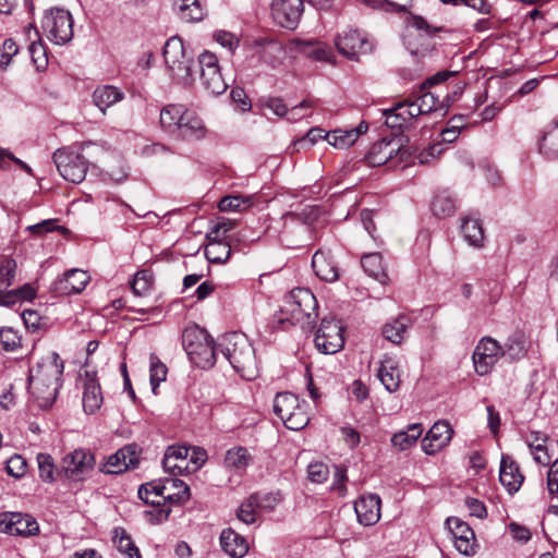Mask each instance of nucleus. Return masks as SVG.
<instances>
[{"label": "nucleus", "mask_w": 558, "mask_h": 558, "mask_svg": "<svg viewBox=\"0 0 558 558\" xmlns=\"http://www.w3.org/2000/svg\"><path fill=\"white\" fill-rule=\"evenodd\" d=\"M63 361L57 352H50L31 368L28 389L41 409L50 408L62 386Z\"/></svg>", "instance_id": "nucleus-1"}, {"label": "nucleus", "mask_w": 558, "mask_h": 558, "mask_svg": "<svg viewBox=\"0 0 558 558\" xmlns=\"http://www.w3.org/2000/svg\"><path fill=\"white\" fill-rule=\"evenodd\" d=\"M138 497L156 507V521H166L171 512L169 505H181L189 500L190 488L179 478H166L163 482H150L141 485Z\"/></svg>", "instance_id": "nucleus-2"}, {"label": "nucleus", "mask_w": 558, "mask_h": 558, "mask_svg": "<svg viewBox=\"0 0 558 558\" xmlns=\"http://www.w3.org/2000/svg\"><path fill=\"white\" fill-rule=\"evenodd\" d=\"M160 125L165 132L184 141H199L207 134L202 118L181 104H170L161 109Z\"/></svg>", "instance_id": "nucleus-3"}, {"label": "nucleus", "mask_w": 558, "mask_h": 558, "mask_svg": "<svg viewBox=\"0 0 558 558\" xmlns=\"http://www.w3.org/2000/svg\"><path fill=\"white\" fill-rule=\"evenodd\" d=\"M218 348L234 371L244 379L251 380L256 377L255 351L244 333L230 332L223 335L219 339Z\"/></svg>", "instance_id": "nucleus-4"}, {"label": "nucleus", "mask_w": 558, "mask_h": 558, "mask_svg": "<svg viewBox=\"0 0 558 558\" xmlns=\"http://www.w3.org/2000/svg\"><path fill=\"white\" fill-rule=\"evenodd\" d=\"M163 59L168 72L178 84L190 87L194 83L193 57L187 53L183 40L179 36H172L166 41Z\"/></svg>", "instance_id": "nucleus-5"}, {"label": "nucleus", "mask_w": 558, "mask_h": 558, "mask_svg": "<svg viewBox=\"0 0 558 558\" xmlns=\"http://www.w3.org/2000/svg\"><path fill=\"white\" fill-rule=\"evenodd\" d=\"M182 344L195 365L202 368L214 366L219 348L218 344H214V340L206 330L198 327L185 328L182 333Z\"/></svg>", "instance_id": "nucleus-6"}, {"label": "nucleus", "mask_w": 558, "mask_h": 558, "mask_svg": "<svg viewBox=\"0 0 558 558\" xmlns=\"http://www.w3.org/2000/svg\"><path fill=\"white\" fill-rule=\"evenodd\" d=\"M308 404L291 392L277 393L274 400V412L284 426L291 430H300L310 422Z\"/></svg>", "instance_id": "nucleus-7"}, {"label": "nucleus", "mask_w": 558, "mask_h": 558, "mask_svg": "<svg viewBox=\"0 0 558 558\" xmlns=\"http://www.w3.org/2000/svg\"><path fill=\"white\" fill-rule=\"evenodd\" d=\"M317 300L311 290L306 288H296L290 292L287 302V312L291 314V318L295 324H300L302 328L313 327L317 318Z\"/></svg>", "instance_id": "nucleus-8"}, {"label": "nucleus", "mask_w": 558, "mask_h": 558, "mask_svg": "<svg viewBox=\"0 0 558 558\" xmlns=\"http://www.w3.org/2000/svg\"><path fill=\"white\" fill-rule=\"evenodd\" d=\"M274 229L278 231L280 242L289 248L301 246L308 239L311 231L305 218L295 213L282 215Z\"/></svg>", "instance_id": "nucleus-9"}, {"label": "nucleus", "mask_w": 558, "mask_h": 558, "mask_svg": "<svg viewBox=\"0 0 558 558\" xmlns=\"http://www.w3.org/2000/svg\"><path fill=\"white\" fill-rule=\"evenodd\" d=\"M201 86L209 96L223 94L228 84L220 72L218 58L210 51H204L198 56Z\"/></svg>", "instance_id": "nucleus-10"}, {"label": "nucleus", "mask_w": 558, "mask_h": 558, "mask_svg": "<svg viewBox=\"0 0 558 558\" xmlns=\"http://www.w3.org/2000/svg\"><path fill=\"white\" fill-rule=\"evenodd\" d=\"M41 27L49 40L64 45L73 37V19L69 11L53 9L45 14Z\"/></svg>", "instance_id": "nucleus-11"}, {"label": "nucleus", "mask_w": 558, "mask_h": 558, "mask_svg": "<svg viewBox=\"0 0 558 558\" xmlns=\"http://www.w3.org/2000/svg\"><path fill=\"white\" fill-rule=\"evenodd\" d=\"M53 162L60 175L74 184L81 183L87 172V163L84 157L71 148H61L53 153Z\"/></svg>", "instance_id": "nucleus-12"}, {"label": "nucleus", "mask_w": 558, "mask_h": 558, "mask_svg": "<svg viewBox=\"0 0 558 558\" xmlns=\"http://www.w3.org/2000/svg\"><path fill=\"white\" fill-rule=\"evenodd\" d=\"M343 325L332 316L324 317L315 336V345L324 354H335L344 345Z\"/></svg>", "instance_id": "nucleus-13"}, {"label": "nucleus", "mask_w": 558, "mask_h": 558, "mask_svg": "<svg viewBox=\"0 0 558 558\" xmlns=\"http://www.w3.org/2000/svg\"><path fill=\"white\" fill-rule=\"evenodd\" d=\"M94 465V456L87 450L77 449L64 456L59 474H63L68 480L81 482L90 475Z\"/></svg>", "instance_id": "nucleus-14"}, {"label": "nucleus", "mask_w": 558, "mask_h": 558, "mask_svg": "<svg viewBox=\"0 0 558 558\" xmlns=\"http://www.w3.org/2000/svg\"><path fill=\"white\" fill-rule=\"evenodd\" d=\"M500 356H502V347L499 342L490 337H483L472 355L476 374L480 376L489 374Z\"/></svg>", "instance_id": "nucleus-15"}, {"label": "nucleus", "mask_w": 558, "mask_h": 558, "mask_svg": "<svg viewBox=\"0 0 558 558\" xmlns=\"http://www.w3.org/2000/svg\"><path fill=\"white\" fill-rule=\"evenodd\" d=\"M440 31L441 27L432 26L422 16L410 15L407 19L404 40L411 52L417 53L420 48H427L428 39Z\"/></svg>", "instance_id": "nucleus-16"}, {"label": "nucleus", "mask_w": 558, "mask_h": 558, "mask_svg": "<svg viewBox=\"0 0 558 558\" xmlns=\"http://www.w3.org/2000/svg\"><path fill=\"white\" fill-rule=\"evenodd\" d=\"M407 154L408 151L402 148L401 138H383L372 145L366 155V160L372 167H379L395 158L402 161Z\"/></svg>", "instance_id": "nucleus-17"}, {"label": "nucleus", "mask_w": 558, "mask_h": 558, "mask_svg": "<svg viewBox=\"0 0 558 558\" xmlns=\"http://www.w3.org/2000/svg\"><path fill=\"white\" fill-rule=\"evenodd\" d=\"M335 45L342 56L351 60H359L361 54H367L373 50V44L357 29H348L339 34Z\"/></svg>", "instance_id": "nucleus-18"}, {"label": "nucleus", "mask_w": 558, "mask_h": 558, "mask_svg": "<svg viewBox=\"0 0 558 558\" xmlns=\"http://www.w3.org/2000/svg\"><path fill=\"white\" fill-rule=\"evenodd\" d=\"M0 532L17 536H33L38 534L39 525L29 514L4 512L0 513Z\"/></svg>", "instance_id": "nucleus-19"}, {"label": "nucleus", "mask_w": 558, "mask_h": 558, "mask_svg": "<svg viewBox=\"0 0 558 558\" xmlns=\"http://www.w3.org/2000/svg\"><path fill=\"white\" fill-rule=\"evenodd\" d=\"M446 525L452 535L457 550L465 556L475 554V534L468 523L459 518L451 517L446 520Z\"/></svg>", "instance_id": "nucleus-20"}, {"label": "nucleus", "mask_w": 558, "mask_h": 558, "mask_svg": "<svg viewBox=\"0 0 558 558\" xmlns=\"http://www.w3.org/2000/svg\"><path fill=\"white\" fill-rule=\"evenodd\" d=\"M288 49L293 57L303 54L316 61L332 63L335 58L332 49L328 45L318 41L292 39L288 44Z\"/></svg>", "instance_id": "nucleus-21"}, {"label": "nucleus", "mask_w": 558, "mask_h": 558, "mask_svg": "<svg viewBox=\"0 0 558 558\" xmlns=\"http://www.w3.org/2000/svg\"><path fill=\"white\" fill-rule=\"evenodd\" d=\"M303 11L302 0H272L271 14L282 27L294 28Z\"/></svg>", "instance_id": "nucleus-22"}, {"label": "nucleus", "mask_w": 558, "mask_h": 558, "mask_svg": "<svg viewBox=\"0 0 558 558\" xmlns=\"http://www.w3.org/2000/svg\"><path fill=\"white\" fill-rule=\"evenodd\" d=\"M453 430L448 422L438 421L422 440V449L426 454H435L449 445Z\"/></svg>", "instance_id": "nucleus-23"}, {"label": "nucleus", "mask_w": 558, "mask_h": 558, "mask_svg": "<svg viewBox=\"0 0 558 558\" xmlns=\"http://www.w3.org/2000/svg\"><path fill=\"white\" fill-rule=\"evenodd\" d=\"M89 280L90 277L87 271L74 268L65 271L61 278L57 279L52 289L59 295L81 293Z\"/></svg>", "instance_id": "nucleus-24"}, {"label": "nucleus", "mask_w": 558, "mask_h": 558, "mask_svg": "<svg viewBox=\"0 0 558 558\" xmlns=\"http://www.w3.org/2000/svg\"><path fill=\"white\" fill-rule=\"evenodd\" d=\"M83 386V408L86 413L93 414L102 404V393L95 372L85 371L81 377Z\"/></svg>", "instance_id": "nucleus-25"}, {"label": "nucleus", "mask_w": 558, "mask_h": 558, "mask_svg": "<svg viewBox=\"0 0 558 558\" xmlns=\"http://www.w3.org/2000/svg\"><path fill=\"white\" fill-rule=\"evenodd\" d=\"M380 498L378 495L369 494L362 496L354 504L357 520L365 526L374 525L380 519Z\"/></svg>", "instance_id": "nucleus-26"}, {"label": "nucleus", "mask_w": 558, "mask_h": 558, "mask_svg": "<svg viewBox=\"0 0 558 558\" xmlns=\"http://www.w3.org/2000/svg\"><path fill=\"white\" fill-rule=\"evenodd\" d=\"M190 448L185 446H169L162 460L163 469L172 475L190 473Z\"/></svg>", "instance_id": "nucleus-27"}, {"label": "nucleus", "mask_w": 558, "mask_h": 558, "mask_svg": "<svg viewBox=\"0 0 558 558\" xmlns=\"http://www.w3.org/2000/svg\"><path fill=\"white\" fill-rule=\"evenodd\" d=\"M499 481L510 495L517 493L524 481L519 465L507 454L501 457Z\"/></svg>", "instance_id": "nucleus-28"}, {"label": "nucleus", "mask_w": 558, "mask_h": 558, "mask_svg": "<svg viewBox=\"0 0 558 558\" xmlns=\"http://www.w3.org/2000/svg\"><path fill=\"white\" fill-rule=\"evenodd\" d=\"M312 267L317 277L327 282H335L339 278L337 263L330 250H318L312 258Z\"/></svg>", "instance_id": "nucleus-29"}, {"label": "nucleus", "mask_w": 558, "mask_h": 558, "mask_svg": "<svg viewBox=\"0 0 558 558\" xmlns=\"http://www.w3.org/2000/svg\"><path fill=\"white\" fill-rule=\"evenodd\" d=\"M256 52L259 58L272 68L278 66L287 53L289 52L288 46L284 48L283 45L275 39L263 38L255 41Z\"/></svg>", "instance_id": "nucleus-30"}, {"label": "nucleus", "mask_w": 558, "mask_h": 558, "mask_svg": "<svg viewBox=\"0 0 558 558\" xmlns=\"http://www.w3.org/2000/svg\"><path fill=\"white\" fill-rule=\"evenodd\" d=\"M377 377L389 392H396L400 388L401 377L399 362L396 357L386 355L377 371Z\"/></svg>", "instance_id": "nucleus-31"}, {"label": "nucleus", "mask_w": 558, "mask_h": 558, "mask_svg": "<svg viewBox=\"0 0 558 558\" xmlns=\"http://www.w3.org/2000/svg\"><path fill=\"white\" fill-rule=\"evenodd\" d=\"M124 99V93L113 85H100L95 88L92 94L93 104L100 110L102 114L116 104Z\"/></svg>", "instance_id": "nucleus-32"}, {"label": "nucleus", "mask_w": 558, "mask_h": 558, "mask_svg": "<svg viewBox=\"0 0 558 558\" xmlns=\"http://www.w3.org/2000/svg\"><path fill=\"white\" fill-rule=\"evenodd\" d=\"M223 551L232 558H242L248 550L246 539L232 529H225L220 535Z\"/></svg>", "instance_id": "nucleus-33"}, {"label": "nucleus", "mask_w": 558, "mask_h": 558, "mask_svg": "<svg viewBox=\"0 0 558 558\" xmlns=\"http://www.w3.org/2000/svg\"><path fill=\"white\" fill-rule=\"evenodd\" d=\"M538 149L547 158L558 157V118L549 122L543 130Z\"/></svg>", "instance_id": "nucleus-34"}, {"label": "nucleus", "mask_w": 558, "mask_h": 558, "mask_svg": "<svg viewBox=\"0 0 558 558\" xmlns=\"http://www.w3.org/2000/svg\"><path fill=\"white\" fill-rule=\"evenodd\" d=\"M423 434V426L420 423H413L405 429L395 433L391 437L392 447L404 451L413 447Z\"/></svg>", "instance_id": "nucleus-35"}, {"label": "nucleus", "mask_w": 558, "mask_h": 558, "mask_svg": "<svg viewBox=\"0 0 558 558\" xmlns=\"http://www.w3.org/2000/svg\"><path fill=\"white\" fill-rule=\"evenodd\" d=\"M461 232L470 245L474 247L483 246L484 231L477 217L466 216L462 218Z\"/></svg>", "instance_id": "nucleus-36"}, {"label": "nucleus", "mask_w": 558, "mask_h": 558, "mask_svg": "<svg viewBox=\"0 0 558 558\" xmlns=\"http://www.w3.org/2000/svg\"><path fill=\"white\" fill-rule=\"evenodd\" d=\"M417 100L425 114L439 112L440 116H444L450 104L454 101V99L449 98L448 95L444 100H440L437 95L432 92H425L423 88L421 89V95L417 97Z\"/></svg>", "instance_id": "nucleus-37"}, {"label": "nucleus", "mask_w": 558, "mask_h": 558, "mask_svg": "<svg viewBox=\"0 0 558 558\" xmlns=\"http://www.w3.org/2000/svg\"><path fill=\"white\" fill-rule=\"evenodd\" d=\"M361 265L364 271L372 278L385 283L388 279L383 258L379 253L364 254L361 258Z\"/></svg>", "instance_id": "nucleus-38"}, {"label": "nucleus", "mask_w": 558, "mask_h": 558, "mask_svg": "<svg viewBox=\"0 0 558 558\" xmlns=\"http://www.w3.org/2000/svg\"><path fill=\"white\" fill-rule=\"evenodd\" d=\"M179 16L187 23L199 22L205 12L199 0H174Z\"/></svg>", "instance_id": "nucleus-39"}, {"label": "nucleus", "mask_w": 558, "mask_h": 558, "mask_svg": "<svg viewBox=\"0 0 558 558\" xmlns=\"http://www.w3.org/2000/svg\"><path fill=\"white\" fill-rule=\"evenodd\" d=\"M410 326V318L407 316H399L384 325L383 335L388 341L400 344L404 339V333Z\"/></svg>", "instance_id": "nucleus-40"}, {"label": "nucleus", "mask_w": 558, "mask_h": 558, "mask_svg": "<svg viewBox=\"0 0 558 558\" xmlns=\"http://www.w3.org/2000/svg\"><path fill=\"white\" fill-rule=\"evenodd\" d=\"M526 341L522 333L510 336L502 347V356H508L512 361H518L526 355Z\"/></svg>", "instance_id": "nucleus-41"}, {"label": "nucleus", "mask_w": 558, "mask_h": 558, "mask_svg": "<svg viewBox=\"0 0 558 558\" xmlns=\"http://www.w3.org/2000/svg\"><path fill=\"white\" fill-rule=\"evenodd\" d=\"M432 210L439 218L449 217L456 211V202L448 191H441L434 197Z\"/></svg>", "instance_id": "nucleus-42"}, {"label": "nucleus", "mask_w": 558, "mask_h": 558, "mask_svg": "<svg viewBox=\"0 0 558 558\" xmlns=\"http://www.w3.org/2000/svg\"><path fill=\"white\" fill-rule=\"evenodd\" d=\"M253 203V196L227 195L219 201L218 208L220 211H243L248 209Z\"/></svg>", "instance_id": "nucleus-43"}, {"label": "nucleus", "mask_w": 558, "mask_h": 558, "mask_svg": "<svg viewBox=\"0 0 558 558\" xmlns=\"http://www.w3.org/2000/svg\"><path fill=\"white\" fill-rule=\"evenodd\" d=\"M408 110L402 102L397 104L393 108L384 110L383 116L385 117V124L390 129H402L410 124L407 119Z\"/></svg>", "instance_id": "nucleus-44"}, {"label": "nucleus", "mask_w": 558, "mask_h": 558, "mask_svg": "<svg viewBox=\"0 0 558 558\" xmlns=\"http://www.w3.org/2000/svg\"><path fill=\"white\" fill-rule=\"evenodd\" d=\"M168 374L167 366L159 360V357L151 353L149 356V381L151 390L156 395L159 385L166 380Z\"/></svg>", "instance_id": "nucleus-45"}, {"label": "nucleus", "mask_w": 558, "mask_h": 558, "mask_svg": "<svg viewBox=\"0 0 558 558\" xmlns=\"http://www.w3.org/2000/svg\"><path fill=\"white\" fill-rule=\"evenodd\" d=\"M359 138V132L336 130L325 134V140L333 147L344 149L353 145Z\"/></svg>", "instance_id": "nucleus-46"}, {"label": "nucleus", "mask_w": 558, "mask_h": 558, "mask_svg": "<svg viewBox=\"0 0 558 558\" xmlns=\"http://www.w3.org/2000/svg\"><path fill=\"white\" fill-rule=\"evenodd\" d=\"M251 461V456L246 448L238 447L227 451L225 463L228 468L235 469L236 471L244 470Z\"/></svg>", "instance_id": "nucleus-47"}, {"label": "nucleus", "mask_w": 558, "mask_h": 558, "mask_svg": "<svg viewBox=\"0 0 558 558\" xmlns=\"http://www.w3.org/2000/svg\"><path fill=\"white\" fill-rule=\"evenodd\" d=\"M114 543L118 550L128 558H142L138 548L133 543L130 535L124 530L114 531Z\"/></svg>", "instance_id": "nucleus-48"}, {"label": "nucleus", "mask_w": 558, "mask_h": 558, "mask_svg": "<svg viewBox=\"0 0 558 558\" xmlns=\"http://www.w3.org/2000/svg\"><path fill=\"white\" fill-rule=\"evenodd\" d=\"M205 255L209 263L225 264L231 256L229 243H207Z\"/></svg>", "instance_id": "nucleus-49"}, {"label": "nucleus", "mask_w": 558, "mask_h": 558, "mask_svg": "<svg viewBox=\"0 0 558 558\" xmlns=\"http://www.w3.org/2000/svg\"><path fill=\"white\" fill-rule=\"evenodd\" d=\"M259 512L257 507V495H251L239 507L236 517L245 524H252L256 521V515Z\"/></svg>", "instance_id": "nucleus-50"}, {"label": "nucleus", "mask_w": 558, "mask_h": 558, "mask_svg": "<svg viewBox=\"0 0 558 558\" xmlns=\"http://www.w3.org/2000/svg\"><path fill=\"white\" fill-rule=\"evenodd\" d=\"M37 463L40 478L47 483L54 482L56 475H59V472L56 471L52 457L47 453H38Z\"/></svg>", "instance_id": "nucleus-51"}, {"label": "nucleus", "mask_w": 558, "mask_h": 558, "mask_svg": "<svg viewBox=\"0 0 558 558\" xmlns=\"http://www.w3.org/2000/svg\"><path fill=\"white\" fill-rule=\"evenodd\" d=\"M232 228L233 223L228 219L218 221L206 233L207 243H228L226 241L227 234Z\"/></svg>", "instance_id": "nucleus-52"}, {"label": "nucleus", "mask_w": 558, "mask_h": 558, "mask_svg": "<svg viewBox=\"0 0 558 558\" xmlns=\"http://www.w3.org/2000/svg\"><path fill=\"white\" fill-rule=\"evenodd\" d=\"M123 452L124 451H122L121 448L114 454L110 456L108 461L104 464L101 471L108 474H119L129 470Z\"/></svg>", "instance_id": "nucleus-53"}, {"label": "nucleus", "mask_w": 558, "mask_h": 558, "mask_svg": "<svg viewBox=\"0 0 558 558\" xmlns=\"http://www.w3.org/2000/svg\"><path fill=\"white\" fill-rule=\"evenodd\" d=\"M0 344L4 351H15L21 345V337L11 327L0 328Z\"/></svg>", "instance_id": "nucleus-54"}, {"label": "nucleus", "mask_w": 558, "mask_h": 558, "mask_svg": "<svg viewBox=\"0 0 558 558\" xmlns=\"http://www.w3.org/2000/svg\"><path fill=\"white\" fill-rule=\"evenodd\" d=\"M316 106V101L313 99H304L299 105L288 109L287 119L290 122H296L311 116V112H306L307 109H312Z\"/></svg>", "instance_id": "nucleus-55"}, {"label": "nucleus", "mask_w": 558, "mask_h": 558, "mask_svg": "<svg viewBox=\"0 0 558 558\" xmlns=\"http://www.w3.org/2000/svg\"><path fill=\"white\" fill-rule=\"evenodd\" d=\"M32 60L37 68V70L46 69L48 64V58L46 53V48L41 40L33 41L28 47Z\"/></svg>", "instance_id": "nucleus-56"}, {"label": "nucleus", "mask_w": 558, "mask_h": 558, "mask_svg": "<svg viewBox=\"0 0 558 558\" xmlns=\"http://www.w3.org/2000/svg\"><path fill=\"white\" fill-rule=\"evenodd\" d=\"M15 263L7 259L0 265V293H3L13 283Z\"/></svg>", "instance_id": "nucleus-57"}, {"label": "nucleus", "mask_w": 558, "mask_h": 558, "mask_svg": "<svg viewBox=\"0 0 558 558\" xmlns=\"http://www.w3.org/2000/svg\"><path fill=\"white\" fill-rule=\"evenodd\" d=\"M34 296L35 290L26 284L21 289L7 292V294L3 295L2 303L9 305L15 303L16 300H32Z\"/></svg>", "instance_id": "nucleus-58"}, {"label": "nucleus", "mask_w": 558, "mask_h": 558, "mask_svg": "<svg viewBox=\"0 0 558 558\" xmlns=\"http://www.w3.org/2000/svg\"><path fill=\"white\" fill-rule=\"evenodd\" d=\"M17 51L19 48L15 41L11 38L5 39L0 51V66L5 69L11 63L12 58L17 53Z\"/></svg>", "instance_id": "nucleus-59"}, {"label": "nucleus", "mask_w": 558, "mask_h": 558, "mask_svg": "<svg viewBox=\"0 0 558 558\" xmlns=\"http://www.w3.org/2000/svg\"><path fill=\"white\" fill-rule=\"evenodd\" d=\"M257 495V507L260 511H271L281 501V497L279 494L275 493H265V494H256Z\"/></svg>", "instance_id": "nucleus-60"}, {"label": "nucleus", "mask_w": 558, "mask_h": 558, "mask_svg": "<svg viewBox=\"0 0 558 558\" xmlns=\"http://www.w3.org/2000/svg\"><path fill=\"white\" fill-rule=\"evenodd\" d=\"M308 478L314 483H323L328 477V468L324 463H311L307 469Z\"/></svg>", "instance_id": "nucleus-61"}, {"label": "nucleus", "mask_w": 558, "mask_h": 558, "mask_svg": "<svg viewBox=\"0 0 558 558\" xmlns=\"http://www.w3.org/2000/svg\"><path fill=\"white\" fill-rule=\"evenodd\" d=\"M7 471L14 477L22 476L26 471V462L21 456H13L7 462Z\"/></svg>", "instance_id": "nucleus-62"}, {"label": "nucleus", "mask_w": 558, "mask_h": 558, "mask_svg": "<svg viewBox=\"0 0 558 558\" xmlns=\"http://www.w3.org/2000/svg\"><path fill=\"white\" fill-rule=\"evenodd\" d=\"M214 38L218 44H220L223 48H227L229 51H233L239 45V39L233 34L226 31L216 32L214 34Z\"/></svg>", "instance_id": "nucleus-63"}, {"label": "nucleus", "mask_w": 558, "mask_h": 558, "mask_svg": "<svg viewBox=\"0 0 558 558\" xmlns=\"http://www.w3.org/2000/svg\"><path fill=\"white\" fill-rule=\"evenodd\" d=\"M547 488L550 495L558 493V459L550 464L548 470Z\"/></svg>", "instance_id": "nucleus-64"}]
</instances>
